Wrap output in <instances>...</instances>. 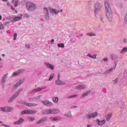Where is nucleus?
I'll list each match as a JSON object with an SVG mask.
<instances>
[{
    "label": "nucleus",
    "instance_id": "f257e3e1",
    "mask_svg": "<svg viewBox=\"0 0 127 127\" xmlns=\"http://www.w3.org/2000/svg\"><path fill=\"white\" fill-rule=\"evenodd\" d=\"M105 5L106 8V13L107 18L110 21H111L113 19V13H112V10L110 7V4H109V0H105Z\"/></svg>",
    "mask_w": 127,
    "mask_h": 127
},
{
    "label": "nucleus",
    "instance_id": "f03ea898",
    "mask_svg": "<svg viewBox=\"0 0 127 127\" xmlns=\"http://www.w3.org/2000/svg\"><path fill=\"white\" fill-rule=\"evenodd\" d=\"M98 116V114L97 112H94L93 113H88L86 115L84 118V120H91V119H94V118H96Z\"/></svg>",
    "mask_w": 127,
    "mask_h": 127
},
{
    "label": "nucleus",
    "instance_id": "7ed1b4c3",
    "mask_svg": "<svg viewBox=\"0 0 127 127\" xmlns=\"http://www.w3.org/2000/svg\"><path fill=\"white\" fill-rule=\"evenodd\" d=\"M27 7L28 9H29V10H35V9H36V6L34 3L28 2L27 3Z\"/></svg>",
    "mask_w": 127,
    "mask_h": 127
},
{
    "label": "nucleus",
    "instance_id": "20e7f679",
    "mask_svg": "<svg viewBox=\"0 0 127 127\" xmlns=\"http://www.w3.org/2000/svg\"><path fill=\"white\" fill-rule=\"evenodd\" d=\"M37 111L35 110H24L22 111L21 115H24L25 114H28V115H33V114H36Z\"/></svg>",
    "mask_w": 127,
    "mask_h": 127
},
{
    "label": "nucleus",
    "instance_id": "39448f33",
    "mask_svg": "<svg viewBox=\"0 0 127 127\" xmlns=\"http://www.w3.org/2000/svg\"><path fill=\"white\" fill-rule=\"evenodd\" d=\"M22 91H23V89L22 88H21L18 90V91L10 98V99L9 100V102H12V100H14V99H15V98H16V97L18 96L19 94H20V92H22Z\"/></svg>",
    "mask_w": 127,
    "mask_h": 127
},
{
    "label": "nucleus",
    "instance_id": "423d86ee",
    "mask_svg": "<svg viewBox=\"0 0 127 127\" xmlns=\"http://www.w3.org/2000/svg\"><path fill=\"white\" fill-rule=\"evenodd\" d=\"M0 111H2V112H11L12 111H13V108L5 107L0 108Z\"/></svg>",
    "mask_w": 127,
    "mask_h": 127
},
{
    "label": "nucleus",
    "instance_id": "0eeeda50",
    "mask_svg": "<svg viewBox=\"0 0 127 127\" xmlns=\"http://www.w3.org/2000/svg\"><path fill=\"white\" fill-rule=\"evenodd\" d=\"M95 13H97L99 11H101V5L99 3H96L95 5Z\"/></svg>",
    "mask_w": 127,
    "mask_h": 127
},
{
    "label": "nucleus",
    "instance_id": "6e6552de",
    "mask_svg": "<svg viewBox=\"0 0 127 127\" xmlns=\"http://www.w3.org/2000/svg\"><path fill=\"white\" fill-rule=\"evenodd\" d=\"M42 103L45 106H47V107H52L53 106V103L49 102L48 100L42 101Z\"/></svg>",
    "mask_w": 127,
    "mask_h": 127
},
{
    "label": "nucleus",
    "instance_id": "1a4fd4ad",
    "mask_svg": "<svg viewBox=\"0 0 127 127\" xmlns=\"http://www.w3.org/2000/svg\"><path fill=\"white\" fill-rule=\"evenodd\" d=\"M23 104H24V105L25 106H26L27 107H36V106H37V104H33V103H27L26 102L24 101L23 102Z\"/></svg>",
    "mask_w": 127,
    "mask_h": 127
},
{
    "label": "nucleus",
    "instance_id": "9d476101",
    "mask_svg": "<svg viewBox=\"0 0 127 127\" xmlns=\"http://www.w3.org/2000/svg\"><path fill=\"white\" fill-rule=\"evenodd\" d=\"M53 109L46 110L43 112V115H49V114H53Z\"/></svg>",
    "mask_w": 127,
    "mask_h": 127
},
{
    "label": "nucleus",
    "instance_id": "9b49d317",
    "mask_svg": "<svg viewBox=\"0 0 127 127\" xmlns=\"http://www.w3.org/2000/svg\"><path fill=\"white\" fill-rule=\"evenodd\" d=\"M24 70L23 69H20L15 72H14L12 74V76L15 77V76H18L20 73H22Z\"/></svg>",
    "mask_w": 127,
    "mask_h": 127
},
{
    "label": "nucleus",
    "instance_id": "f8f14e48",
    "mask_svg": "<svg viewBox=\"0 0 127 127\" xmlns=\"http://www.w3.org/2000/svg\"><path fill=\"white\" fill-rule=\"evenodd\" d=\"M96 122H97V123L98 124V125H99V126H103V125H104V124H106L105 120H101V121L97 120Z\"/></svg>",
    "mask_w": 127,
    "mask_h": 127
},
{
    "label": "nucleus",
    "instance_id": "ddd939ff",
    "mask_svg": "<svg viewBox=\"0 0 127 127\" xmlns=\"http://www.w3.org/2000/svg\"><path fill=\"white\" fill-rule=\"evenodd\" d=\"M24 121V119L23 118H20L18 121L14 123V125H21V124H22Z\"/></svg>",
    "mask_w": 127,
    "mask_h": 127
},
{
    "label": "nucleus",
    "instance_id": "4468645a",
    "mask_svg": "<svg viewBox=\"0 0 127 127\" xmlns=\"http://www.w3.org/2000/svg\"><path fill=\"white\" fill-rule=\"evenodd\" d=\"M23 83V80H21L19 81V82H17L15 86H13V89H16L17 87L19 86H20L21 84Z\"/></svg>",
    "mask_w": 127,
    "mask_h": 127
},
{
    "label": "nucleus",
    "instance_id": "2eb2a0df",
    "mask_svg": "<svg viewBox=\"0 0 127 127\" xmlns=\"http://www.w3.org/2000/svg\"><path fill=\"white\" fill-rule=\"evenodd\" d=\"M47 120V117H44L42 119H41L39 121L37 122V125H40V124H42L44 122H45V121Z\"/></svg>",
    "mask_w": 127,
    "mask_h": 127
},
{
    "label": "nucleus",
    "instance_id": "dca6fc26",
    "mask_svg": "<svg viewBox=\"0 0 127 127\" xmlns=\"http://www.w3.org/2000/svg\"><path fill=\"white\" fill-rule=\"evenodd\" d=\"M49 9L50 12H51V13H54V14H58V12H59V11L51 8H50Z\"/></svg>",
    "mask_w": 127,
    "mask_h": 127
},
{
    "label": "nucleus",
    "instance_id": "f3484780",
    "mask_svg": "<svg viewBox=\"0 0 127 127\" xmlns=\"http://www.w3.org/2000/svg\"><path fill=\"white\" fill-rule=\"evenodd\" d=\"M85 88H86V86L84 85H79L76 86V89L77 90H82L85 89Z\"/></svg>",
    "mask_w": 127,
    "mask_h": 127
},
{
    "label": "nucleus",
    "instance_id": "a211bd4d",
    "mask_svg": "<svg viewBox=\"0 0 127 127\" xmlns=\"http://www.w3.org/2000/svg\"><path fill=\"white\" fill-rule=\"evenodd\" d=\"M51 121H60L61 120V118L60 117H51L50 118Z\"/></svg>",
    "mask_w": 127,
    "mask_h": 127
},
{
    "label": "nucleus",
    "instance_id": "6ab92c4d",
    "mask_svg": "<svg viewBox=\"0 0 127 127\" xmlns=\"http://www.w3.org/2000/svg\"><path fill=\"white\" fill-rule=\"evenodd\" d=\"M46 66H47L48 67V68H50V69H51V70H54V66H53V65L52 64H50L49 63H45Z\"/></svg>",
    "mask_w": 127,
    "mask_h": 127
},
{
    "label": "nucleus",
    "instance_id": "aec40b11",
    "mask_svg": "<svg viewBox=\"0 0 127 127\" xmlns=\"http://www.w3.org/2000/svg\"><path fill=\"white\" fill-rule=\"evenodd\" d=\"M56 84H57V85H65L66 83L59 79L56 81Z\"/></svg>",
    "mask_w": 127,
    "mask_h": 127
},
{
    "label": "nucleus",
    "instance_id": "412c9836",
    "mask_svg": "<svg viewBox=\"0 0 127 127\" xmlns=\"http://www.w3.org/2000/svg\"><path fill=\"white\" fill-rule=\"evenodd\" d=\"M22 14L20 15V16H17L14 19V21H19V20L22 19Z\"/></svg>",
    "mask_w": 127,
    "mask_h": 127
},
{
    "label": "nucleus",
    "instance_id": "4be33fe9",
    "mask_svg": "<svg viewBox=\"0 0 127 127\" xmlns=\"http://www.w3.org/2000/svg\"><path fill=\"white\" fill-rule=\"evenodd\" d=\"M44 89H46V87L37 88V89H35L33 91V92H39V91H42V90H43Z\"/></svg>",
    "mask_w": 127,
    "mask_h": 127
},
{
    "label": "nucleus",
    "instance_id": "5701e85b",
    "mask_svg": "<svg viewBox=\"0 0 127 127\" xmlns=\"http://www.w3.org/2000/svg\"><path fill=\"white\" fill-rule=\"evenodd\" d=\"M113 113H109L107 116H106V120L107 121H109V120L112 118V116Z\"/></svg>",
    "mask_w": 127,
    "mask_h": 127
},
{
    "label": "nucleus",
    "instance_id": "b1692460",
    "mask_svg": "<svg viewBox=\"0 0 127 127\" xmlns=\"http://www.w3.org/2000/svg\"><path fill=\"white\" fill-rule=\"evenodd\" d=\"M86 35L87 36H96V34L93 32L88 33Z\"/></svg>",
    "mask_w": 127,
    "mask_h": 127
},
{
    "label": "nucleus",
    "instance_id": "393cba45",
    "mask_svg": "<svg viewBox=\"0 0 127 127\" xmlns=\"http://www.w3.org/2000/svg\"><path fill=\"white\" fill-rule=\"evenodd\" d=\"M59 100V99L58 98V97H54L53 98V101L54 103H58Z\"/></svg>",
    "mask_w": 127,
    "mask_h": 127
},
{
    "label": "nucleus",
    "instance_id": "a878e982",
    "mask_svg": "<svg viewBox=\"0 0 127 127\" xmlns=\"http://www.w3.org/2000/svg\"><path fill=\"white\" fill-rule=\"evenodd\" d=\"M53 114H56L60 113V110L59 109H53Z\"/></svg>",
    "mask_w": 127,
    "mask_h": 127
},
{
    "label": "nucleus",
    "instance_id": "bb28decb",
    "mask_svg": "<svg viewBox=\"0 0 127 127\" xmlns=\"http://www.w3.org/2000/svg\"><path fill=\"white\" fill-rule=\"evenodd\" d=\"M58 47H59V48L61 47L62 48H63L65 47V45H64V44H63V43L58 44Z\"/></svg>",
    "mask_w": 127,
    "mask_h": 127
},
{
    "label": "nucleus",
    "instance_id": "cd10ccee",
    "mask_svg": "<svg viewBox=\"0 0 127 127\" xmlns=\"http://www.w3.org/2000/svg\"><path fill=\"white\" fill-rule=\"evenodd\" d=\"M89 94H90V91H88L86 93H84L82 95L81 98H85L86 97V96H88V95H89Z\"/></svg>",
    "mask_w": 127,
    "mask_h": 127
},
{
    "label": "nucleus",
    "instance_id": "c85d7f7f",
    "mask_svg": "<svg viewBox=\"0 0 127 127\" xmlns=\"http://www.w3.org/2000/svg\"><path fill=\"white\" fill-rule=\"evenodd\" d=\"M54 77V73H52L50 76V78L49 79V81H51Z\"/></svg>",
    "mask_w": 127,
    "mask_h": 127
},
{
    "label": "nucleus",
    "instance_id": "c756f323",
    "mask_svg": "<svg viewBox=\"0 0 127 127\" xmlns=\"http://www.w3.org/2000/svg\"><path fill=\"white\" fill-rule=\"evenodd\" d=\"M125 52H127V48H124L121 51V53H125Z\"/></svg>",
    "mask_w": 127,
    "mask_h": 127
},
{
    "label": "nucleus",
    "instance_id": "7c9ffc66",
    "mask_svg": "<svg viewBox=\"0 0 127 127\" xmlns=\"http://www.w3.org/2000/svg\"><path fill=\"white\" fill-rule=\"evenodd\" d=\"M112 71H113V68H111L110 70H108L104 72V74L107 75V74H109V73H110V72H112Z\"/></svg>",
    "mask_w": 127,
    "mask_h": 127
},
{
    "label": "nucleus",
    "instance_id": "2f4dec72",
    "mask_svg": "<svg viewBox=\"0 0 127 127\" xmlns=\"http://www.w3.org/2000/svg\"><path fill=\"white\" fill-rule=\"evenodd\" d=\"M35 120V118L33 117H29L28 118V120L30 121V122H32V121H34Z\"/></svg>",
    "mask_w": 127,
    "mask_h": 127
},
{
    "label": "nucleus",
    "instance_id": "473e14b6",
    "mask_svg": "<svg viewBox=\"0 0 127 127\" xmlns=\"http://www.w3.org/2000/svg\"><path fill=\"white\" fill-rule=\"evenodd\" d=\"M0 29H4V26L1 23H0Z\"/></svg>",
    "mask_w": 127,
    "mask_h": 127
},
{
    "label": "nucleus",
    "instance_id": "72a5a7b5",
    "mask_svg": "<svg viewBox=\"0 0 127 127\" xmlns=\"http://www.w3.org/2000/svg\"><path fill=\"white\" fill-rule=\"evenodd\" d=\"M65 117H68L70 118L71 117V113L69 112L65 115Z\"/></svg>",
    "mask_w": 127,
    "mask_h": 127
},
{
    "label": "nucleus",
    "instance_id": "f704fd0d",
    "mask_svg": "<svg viewBox=\"0 0 127 127\" xmlns=\"http://www.w3.org/2000/svg\"><path fill=\"white\" fill-rule=\"evenodd\" d=\"M75 97H77V95H73L69 96L68 97V98L70 99L71 98H75Z\"/></svg>",
    "mask_w": 127,
    "mask_h": 127
},
{
    "label": "nucleus",
    "instance_id": "c9c22d12",
    "mask_svg": "<svg viewBox=\"0 0 127 127\" xmlns=\"http://www.w3.org/2000/svg\"><path fill=\"white\" fill-rule=\"evenodd\" d=\"M17 36V34L16 33H15L14 34V40H16Z\"/></svg>",
    "mask_w": 127,
    "mask_h": 127
},
{
    "label": "nucleus",
    "instance_id": "e433bc0d",
    "mask_svg": "<svg viewBox=\"0 0 127 127\" xmlns=\"http://www.w3.org/2000/svg\"><path fill=\"white\" fill-rule=\"evenodd\" d=\"M17 5H18V1H17L15 2L14 7H16V6H17Z\"/></svg>",
    "mask_w": 127,
    "mask_h": 127
},
{
    "label": "nucleus",
    "instance_id": "4c0bfd02",
    "mask_svg": "<svg viewBox=\"0 0 127 127\" xmlns=\"http://www.w3.org/2000/svg\"><path fill=\"white\" fill-rule=\"evenodd\" d=\"M24 17H26V18H28V17H29V15H28L27 14H25L24 15Z\"/></svg>",
    "mask_w": 127,
    "mask_h": 127
},
{
    "label": "nucleus",
    "instance_id": "58836bf2",
    "mask_svg": "<svg viewBox=\"0 0 127 127\" xmlns=\"http://www.w3.org/2000/svg\"><path fill=\"white\" fill-rule=\"evenodd\" d=\"M44 10L46 11V12L47 13H48V9H47V7L44 8Z\"/></svg>",
    "mask_w": 127,
    "mask_h": 127
},
{
    "label": "nucleus",
    "instance_id": "ea45409f",
    "mask_svg": "<svg viewBox=\"0 0 127 127\" xmlns=\"http://www.w3.org/2000/svg\"><path fill=\"white\" fill-rule=\"evenodd\" d=\"M40 98H41V96H37L36 97V100H39V99H40Z\"/></svg>",
    "mask_w": 127,
    "mask_h": 127
},
{
    "label": "nucleus",
    "instance_id": "a19ab883",
    "mask_svg": "<svg viewBox=\"0 0 127 127\" xmlns=\"http://www.w3.org/2000/svg\"><path fill=\"white\" fill-rule=\"evenodd\" d=\"M46 19H49V16L48 15V13H47V15L46 16Z\"/></svg>",
    "mask_w": 127,
    "mask_h": 127
},
{
    "label": "nucleus",
    "instance_id": "79ce46f5",
    "mask_svg": "<svg viewBox=\"0 0 127 127\" xmlns=\"http://www.w3.org/2000/svg\"><path fill=\"white\" fill-rule=\"evenodd\" d=\"M119 79L118 78H116L115 80H114V83H118V81Z\"/></svg>",
    "mask_w": 127,
    "mask_h": 127
},
{
    "label": "nucleus",
    "instance_id": "37998d69",
    "mask_svg": "<svg viewBox=\"0 0 127 127\" xmlns=\"http://www.w3.org/2000/svg\"><path fill=\"white\" fill-rule=\"evenodd\" d=\"M87 56H88L89 57H90V58H92V57H93L92 56V55H91L90 54H88L87 55Z\"/></svg>",
    "mask_w": 127,
    "mask_h": 127
},
{
    "label": "nucleus",
    "instance_id": "c03bdc74",
    "mask_svg": "<svg viewBox=\"0 0 127 127\" xmlns=\"http://www.w3.org/2000/svg\"><path fill=\"white\" fill-rule=\"evenodd\" d=\"M8 23H9V22H5L4 23V25H7V24H8Z\"/></svg>",
    "mask_w": 127,
    "mask_h": 127
},
{
    "label": "nucleus",
    "instance_id": "a18cd8bd",
    "mask_svg": "<svg viewBox=\"0 0 127 127\" xmlns=\"http://www.w3.org/2000/svg\"><path fill=\"white\" fill-rule=\"evenodd\" d=\"M7 5H8V6H11V5H11L10 3H9V2H7Z\"/></svg>",
    "mask_w": 127,
    "mask_h": 127
},
{
    "label": "nucleus",
    "instance_id": "49530a36",
    "mask_svg": "<svg viewBox=\"0 0 127 127\" xmlns=\"http://www.w3.org/2000/svg\"><path fill=\"white\" fill-rule=\"evenodd\" d=\"M26 47L28 49L30 48V46H29V45L27 44L26 45Z\"/></svg>",
    "mask_w": 127,
    "mask_h": 127
},
{
    "label": "nucleus",
    "instance_id": "de8ad7c7",
    "mask_svg": "<svg viewBox=\"0 0 127 127\" xmlns=\"http://www.w3.org/2000/svg\"><path fill=\"white\" fill-rule=\"evenodd\" d=\"M92 58H94V59H95V58H97V55H95L92 56Z\"/></svg>",
    "mask_w": 127,
    "mask_h": 127
},
{
    "label": "nucleus",
    "instance_id": "09e8293b",
    "mask_svg": "<svg viewBox=\"0 0 127 127\" xmlns=\"http://www.w3.org/2000/svg\"><path fill=\"white\" fill-rule=\"evenodd\" d=\"M51 44H53V43H54V39H52L51 41Z\"/></svg>",
    "mask_w": 127,
    "mask_h": 127
},
{
    "label": "nucleus",
    "instance_id": "8fccbe9b",
    "mask_svg": "<svg viewBox=\"0 0 127 127\" xmlns=\"http://www.w3.org/2000/svg\"><path fill=\"white\" fill-rule=\"evenodd\" d=\"M11 9H12V10H14L15 9V8H14L12 5H11Z\"/></svg>",
    "mask_w": 127,
    "mask_h": 127
},
{
    "label": "nucleus",
    "instance_id": "3c124183",
    "mask_svg": "<svg viewBox=\"0 0 127 127\" xmlns=\"http://www.w3.org/2000/svg\"><path fill=\"white\" fill-rule=\"evenodd\" d=\"M103 60L104 61H108V58H104Z\"/></svg>",
    "mask_w": 127,
    "mask_h": 127
},
{
    "label": "nucleus",
    "instance_id": "603ef678",
    "mask_svg": "<svg viewBox=\"0 0 127 127\" xmlns=\"http://www.w3.org/2000/svg\"><path fill=\"white\" fill-rule=\"evenodd\" d=\"M125 20H126V21H127V14H126V17H125Z\"/></svg>",
    "mask_w": 127,
    "mask_h": 127
},
{
    "label": "nucleus",
    "instance_id": "864d4df0",
    "mask_svg": "<svg viewBox=\"0 0 127 127\" xmlns=\"http://www.w3.org/2000/svg\"><path fill=\"white\" fill-rule=\"evenodd\" d=\"M124 43H126V42H127V39H124Z\"/></svg>",
    "mask_w": 127,
    "mask_h": 127
},
{
    "label": "nucleus",
    "instance_id": "5fc2aeb1",
    "mask_svg": "<svg viewBox=\"0 0 127 127\" xmlns=\"http://www.w3.org/2000/svg\"><path fill=\"white\" fill-rule=\"evenodd\" d=\"M111 57H112L113 60H115V59H116V58H114V55H112V56H111Z\"/></svg>",
    "mask_w": 127,
    "mask_h": 127
},
{
    "label": "nucleus",
    "instance_id": "6e6d98bb",
    "mask_svg": "<svg viewBox=\"0 0 127 127\" xmlns=\"http://www.w3.org/2000/svg\"><path fill=\"white\" fill-rule=\"evenodd\" d=\"M77 108V107H76V106H72V107H71V109H75V108Z\"/></svg>",
    "mask_w": 127,
    "mask_h": 127
},
{
    "label": "nucleus",
    "instance_id": "4d7b16f0",
    "mask_svg": "<svg viewBox=\"0 0 127 127\" xmlns=\"http://www.w3.org/2000/svg\"><path fill=\"white\" fill-rule=\"evenodd\" d=\"M41 75V72H38V75L39 76V75Z\"/></svg>",
    "mask_w": 127,
    "mask_h": 127
},
{
    "label": "nucleus",
    "instance_id": "13d9d810",
    "mask_svg": "<svg viewBox=\"0 0 127 127\" xmlns=\"http://www.w3.org/2000/svg\"><path fill=\"white\" fill-rule=\"evenodd\" d=\"M58 79H60V74H58Z\"/></svg>",
    "mask_w": 127,
    "mask_h": 127
},
{
    "label": "nucleus",
    "instance_id": "bf43d9fd",
    "mask_svg": "<svg viewBox=\"0 0 127 127\" xmlns=\"http://www.w3.org/2000/svg\"><path fill=\"white\" fill-rule=\"evenodd\" d=\"M2 18V17H1V15H0V20H1Z\"/></svg>",
    "mask_w": 127,
    "mask_h": 127
},
{
    "label": "nucleus",
    "instance_id": "052dcab7",
    "mask_svg": "<svg viewBox=\"0 0 127 127\" xmlns=\"http://www.w3.org/2000/svg\"><path fill=\"white\" fill-rule=\"evenodd\" d=\"M3 1H7V0H2Z\"/></svg>",
    "mask_w": 127,
    "mask_h": 127
},
{
    "label": "nucleus",
    "instance_id": "680f3d73",
    "mask_svg": "<svg viewBox=\"0 0 127 127\" xmlns=\"http://www.w3.org/2000/svg\"><path fill=\"white\" fill-rule=\"evenodd\" d=\"M101 20L102 21H103V18H102V17H101Z\"/></svg>",
    "mask_w": 127,
    "mask_h": 127
},
{
    "label": "nucleus",
    "instance_id": "e2e57ef3",
    "mask_svg": "<svg viewBox=\"0 0 127 127\" xmlns=\"http://www.w3.org/2000/svg\"><path fill=\"white\" fill-rule=\"evenodd\" d=\"M13 1H14V0H12V3H13Z\"/></svg>",
    "mask_w": 127,
    "mask_h": 127
},
{
    "label": "nucleus",
    "instance_id": "0e129e2a",
    "mask_svg": "<svg viewBox=\"0 0 127 127\" xmlns=\"http://www.w3.org/2000/svg\"><path fill=\"white\" fill-rule=\"evenodd\" d=\"M0 68H2V66L0 65Z\"/></svg>",
    "mask_w": 127,
    "mask_h": 127
},
{
    "label": "nucleus",
    "instance_id": "69168bd1",
    "mask_svg": "<svg viewBox=\"0 0 127 127\" xmlns=\"http://www.w3.org/2000/svg\"><path fill=\"white\" fill-rule=\"evenodd\" d=\"M15 12L16 13H17V11L16 10H15Z\"/></svg>",
    "mask_w": 127,
    "mask_h": 127
},
{
    "label": "nucleus",
    "instance_id": "338daca9",
    "mask_svg": "<svg viewBox=\"0 0 127 127\" xmlns=\"http://www.w3.org/2000/svg\"><path fill=\"white\" fill-rule=\"evenodd\" d=\"M0 61H1V59L0 58Z\"/></svg>",
    "mask_w": 127,
    "mask_h": 127
},
{
    "label": "nucleus",
    "instance_id": "774afa93",
    "mask_svg": "<svg viewBox=\"0 0 127 127\" xmlns=\"http://www.w3.org/2000/svg\"><path fill=\"white\" fill-rule=\"evenodd\" d=\"M106 127H109V126H106Z\"/></svg>",
    "mask_w": 127,
    "mask_h": 127
}]
</instances>
